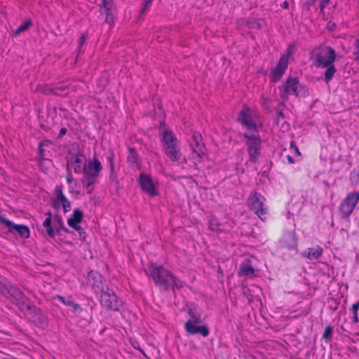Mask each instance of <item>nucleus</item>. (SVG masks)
Listing matches in <instances>:
<instances>
[{
	"mask_svg": "<svg viewBox=\"0 0 359 359\" xmlns=\"http://www.w3.org/2000/svg\"><path fill=\"white\" fill-rule=\"evenodd\" d=\"M313 65L317 68H326L324 73V81L327 83L333 78L337 72L334 62L336 60V53L330 46H324L316 48L311 57Z\"/></svg>",
	"mask_w": 359,
	"mask_h": 359,
	"instance_id": "f257e3e1",
	"label": "nucleus"
},
{
	"mask_svg": "<svg viewBox=\"0 0 359 359\" xmlns=\"http://www.w3.org/2000/svg\"><path fill=\"white\" fill-rule=\"evenodd\" d=\"M146 273L152 278L156 286L165 290L174 288L180 289L183 287V283L162 266L151 263L148 265Z\"/></svg>",
	"mask_w": 359,
	"mask_h": 359,
	"instance_id": "f03ea898",
	"label": "nucleus"
},
{
	"mask_svg": "<svg viewBox=\"0 0 359 359\" xmlns=\"http://www.w3.org/2000/svg\"><path fill=\"white\" fill-rule=\"evenodd\" d=\"M102 170V165L96 158L88 160L87 163L85 162L81 183L83 187L88 189L87 193L88 194H92L93 185L95 183Z\"/></svg>",
	"mask_w": 359,
	"mask_h": 359,
	"instance_id": "7ed1b4c3",
	"label": "nucleus"
},
{
	"mask_svg": "<svg viewBox=\"0 0 359 359\" xmlns=\"http://www.w3.org/2000/svg\"><path fill=\"white\" fill-rule=\"evenodd\" d=\"M161 142L165 155L168 158L176 162L181 158L180 141L171 130H165L161 133Z\"/></svg>",
	"mask_w": 359,
	"mask_h": 359,
	"instance_id": "20e7f679",
	"label": "nucleus"
},
{
	"mask_svg": "<svg viewBox=\"0 0 359 359\" xmlns=\"http://www.w3.org/2000/svg\"><path fill=\"white\" fill-rule=\"evenodd\" d=\"M266 198L260 193L251 194L248 198V205L250 210L262 220L266 219L268 207L264 204Z\"/></svg>",
	"mask_w": 359,
	"mask_h": 359,
	"instance_id": "39448f33",
	"label": "nucleus"
},
{
	"mask_svg": "<svg viewBox=\"0 0 359 359\" xmlns=\"http://www.w3.org/2000/svg\"><path fill=\"white\" fill-rule=\"evenodd\" d=\"M100 304L108 311H118L122 306L120 299L113 290L108 287H102L100 294Z\"/></svg>",
	"mask_w": 359,
	"mask_h": 359,
	"instance_id": "423d86ee",
	"label": "nucleus"
},
{
	"mask_svg": "<svg viewBox=\"0 0 359 359\" xmlns=\"http://www.w3.org/2000/svg\"><path fill=\"white\" fill-rule=\"evenodd\" d=\"M359 202V191L348 192L339 206V212L341 218L351 216Z\"/></svg>",
	"mask_w": 359,
	"mask_h": 359,
	"instance_id": "0eeeda50",
	"label": "nucleus"
},
{
	"mask_svg": "<svg viewBox=\"0 0 359 359\" xmlns=\"http://www.w3.org/2000/svg\"><path fill=\"white\" fill-rule=\"evenodd\" d=\"M255 132H246L243 134V137L247 139L245 144L248 147V152L249 159L253 163H256L260 155L261 151V139Z\"/></svg>",
	"mask_w": 359,
	"mask_h": 359,
	"instance_id": "6e6552de",
	"label": "nucleus"
},
{
	"mask_svg": "<svg viewBox=\"0 0 359 359\" xmlns=\"http://www.w3.org/2000/svg\"><path fill=\"white\" fill-rule=\"evenodd\" d=\"M6 298L16 304L20 310L29 308L30 299L25 295L18 287L12 283Z\"/></svg>",
	"mask_w": 359,
	"mask_h": 359,
	"instance_id": "1a4fd4ad",
	"label": "nucleus"
},
{
	"mask_svg": "<svg viewBox=\"0 0 359 359\" xmlns=\"http://www.w3.org/2000/svg\"><path fill=\"white\" fill-rule=\"evenodd\" d=\"M190 146L193 152V158L195 159L196 158L197 161L200 162L205 152V144L200 133L196 131L193 133Z\"/></svg>",
	"mask_w": 359,
	"mask_h": 359,
	"instance_id": "9d476101",
	"label": "nucleus"
},
{
	"mask_svg": "<svg viewBox=\"0 0 359 359\" xmlns=\"http://www.w3.org/2000/svg\"><path fill=\"white\" fill-rule=\"evenodd\" d=\"M300 86L299 79L297 77H289L281 86L279 87L280 91L283 93L280 97L283 100H287L289 95H299L298 88Z\"/></svg>",
	"mask_w": 359,
	"mask_h": 359,
	"instance_id": "9b49d317",
	"label": "nucleus"
},
{
	"mask_svg": "<svg viewBox=\"0 0 359 359\" xmlns=\"http://www.w3.org/2000/svg\"><path fill=\"white\" fill-rule=\"evenodd\" d=\"M238 121L246 128L247 132H257V126L251 117V110L247 106H243L238 114Z\"/></svg>",
	"mask_w": 359,
	"mask_h": 359,
	"instance_id": "f8f14e48",
	"label": "nucleus"
},
{
	"mask_svg": "<svg viewBox=\"0 0 359 359\" xmlns=\"http://www.w3.org/2000/svg\"><path fill=\"white\" fill-rule=\"evenodd\" d=\"M0 221L6 225L10 233L13 234L18 233L23 238H27L29 237V229L27 226L24 224H15L5 217H0Z\"/></svg>",
	"mask_w": 359,
	"mask_h": 359,
	"instance_id": "ddd939ff",
	"label": "nucleus"
},
{
	"mask_svg": "<svg viewBox=\"0 0 359 359\" xmlns=\"http://www.w3.org/2000/svg\"><path fill=\"white\" fill-rule=\"evenodd\" d=\"M138 183L142 190L151 197L158 195L151 176L146 173H141L138 177Z\"/></svg>",
	"mask_w": 359,
	"mask_h": 359,
	"instance_id": "4468645a",
	"label": "nucleus"
},
{
	"mask_svg": "<svg viewBox=\"0 0 359 359\" xmlns=\"http://www.w3.org/2000/svg\"><path fill=\"white\" fill-rule=\"evenodd\" d=\"M116 6L113 0H102L100 4L101 14H105V22L111 24L114 22V13L116 11Z\"/></svg>",
	"mask_w": 359,
	"mask_h": 359,
	"instance_id": "2eb2a0df",
	"label": "nucleus"
},
{
	"mask_svg": "<svg viewBox=\"0 0 359 359\" xmlns=\"http://www.w3.org/2000/svg\"><path fill=\"white\" fill-rule=\"evenodd\" d=\"M198 322V318L196 320H188L184 324L186 332L189 334H200L201 336L206 337L209 335V329L206 325H197L196 323Z\"/></svg>",
	"mask_w": 359,
	"mask_h": 359,
	"instance_id": "dca6fc26",
	"label": "nucleus"
},
{
	"mask_svg": "<svg viewBox=\"0 0 359 359\" xmlns=\"http://www.w3.org/2000/svg\"><path fill=\"white\" fill-rule=\"evenodd\" d=\"M288 65L287 56H282L276 66L271 70V80L272 82H277L283 75Z\"/></svg>",
	"mask_w": 359,
	"mask_h": 359,
	"instance_id": "f3484780",
	"label": "nucleus"
},
{
	"mask_svg": "<svg viewBox=\"0 0 359 359\" xmlns=\"http://www.w3.org/2000/svg\"><path fill=\"white\" fill-rule=\"evenodd\" d=\"M29 309H25V310L22 311L25 312L34 323L41 325L45 324L46 318L41 313V309L32 305L31 300L29 301Z\"/></svg>",
	"mask_w": 359,
	"mask_h": 359,
	"instance_id": "a211bd4d",
	"label": "nucleus"
},
{
	"mask_svg": "<svg viewBox=\"0 0 359 359\" xmlns=\"http://www.w3.org/2000/svg\"><path fill=\"white\" fill-rule=\"evenodd\" d=\"M85 156L83 154H75L70 158V163L73 166L74 171L75 173H81L84 170L83 160H85Z\"/></svg>",
	"mask_w": 359,
	"mask_h": 359,
	"instance_id": "6ab92c4d",
	"label": "nucleus"
},
{
	"mask_svg": "<svg viewBox=\"0 0 359 359\" xmlns=\"http://www.w3.org/2000/svg\"><path fill=\"white\" fill-rule=\"evenodd\" d=\"M55 299L59 300L63 304L70 306L72 309V312L76 316L80 315L83 311L81 306L79 304H76L71 297H65L60 295H57Z\"/></svg>",
	"mask_w": 359,
	"mask_h": 359,
	"instance_id": "aec40b11",
	"label": "nucleus"
},
{
	"mask_svg": "<svg viewBox=\"0 0 359 359\" xmlns=\"http://www.w3.org/2000/svg\"><path fill=\"white\" fill-rule=\"evenodd\" d=\"M255 269H253L250 261L247 259L246 261L241 263L238 271L240 276H249L253 275Z\"/></svg>",
	"mask_w": 359,
	"mask_h": 359,
	"instance_id": "412c9836",
	"label": "nucleus"
},
{
	"mask_svg": "<svg viewBox=\"0 0 359 359\" xmlns=\"http://www.w3.org/2000/svg\"><path fill=\"white\" fill-rule=\"evenodd\" d=\"M284 245L289 250L294 249L297 245V241L293 232H288L283 237Z\"/></svg>",
	"mask_w": 359,
	"mask_h": 359,
	"instance_id": "4be33fe9",
	"label": "nucleus"
},
{
	"mask_svg": "<svg viewBox=\"0 0 359 359\" xmlns=\"http://www.w3.org/2000/svg\"><path fill=\"white\" fill-rule=\"evenodd\" d=\"M323 248L320 246L315 248H309L304 252V256L309 259H317L321 257L323 254Z\"/></svg>",
	"mask_w": 359,
	"mask_h": 359,
	"instance_id": "5701e85b",
	"label": "nucleus"
},
{
	"mask_svg": "<svg viewBox=\"0 0 359 359\" xmlns=\"http://www.w3.org/2000/svg\"><path fill=\"white\" fill-rule=\"evenodd\" d=\"M83 217V212L79 209H74L72 217L68 219L67 224L69 226H74V225L79 224Z\"/></svg>",
	"mask_w": 359,
	"mask_h": 359,
	"instance_id": "b1692460",
	"label": "nucleus"
},
{
	"mask_svg": "<svg viewBox=\"0 0 359 359\" xmlns=\"http://www.w3.org/2000/svg\"><path fill=\"white\" fill-rule=\"evenodd\" d=\"M58 199L62 200L61 204L65 213L69 212L71 208V204L69 200L62 193L61 187H57Z\"/></svg>",
	"mask_w": 359,
	"mask_h": 359,
	"instance_id": "393cba45",
	"label": "nucleus"
},
{
	"mask_svg": "<svg viewBox=\"0 0 359 359\" xmlns=\"http://www.w3.org/2000/svg\"><path fill=\"white\" fill-rule=\"evenodd\" d=\"M53 219L55 222V228L57 232L59 233L61 231H63L66 233L69 232V230L64 226L62 219L60 215H55Z\"/></svg>",
	"mask_w": 359,
	"mask_h": 359,
	"instance_id": "a878e982",
	"label": "nucleus"
},
{
	"mask_svg": "<svg viewBox=\"0 0 359 359\" xmlns=\"http://www.w3.org/2000/svg\"><path fill=\"white\" fill-rule=\"evenodd\" d=\"M114 154L113 152H111L109 155L107 156V161L109 163V169H110V178L115 181L117 184L118 181L116 180V176L114 173Z\"/></svg>",
	"mask_w": 359,
	"mask_h": 359,
	"instance_id": "bb28decb",
	"label": "nucleus"
},
{
	"mask_svg": "<svg viewBox=\"0 0 359 359\" xmlns=\"http://www.w3.org/2000/svg\"><path fill=\"white\" fill-rule=\"evenodd\" d=\"M129 154L127 157V161L130 164H137L140 161V157L136 150L134 148L130 147L128 149Z\"/></svg>",
	"mask_w": 359,
	"mask_h": 359,
	"instance_id": "cd10ccee",
	"label": "nucleus"
},
{
	"mask_svg": "<svg viewBox=\"0 0 359 359\" xmlns=\"http://www.w3.org/2000/svg\"><path fill=\"white\" fill-rule=\"evenodd\" d=\"M43 226L46 229V231L47 235L50 238H54L55 237V231L53 230V228L51 225V218L47 217L43 222Z\"/></svg>",
	"mask_w": 359,
	"mask_h": 359,
	"instance_id": "c85d7f7f",
	"label": "nucleus"
},
{
	"mask_svg": "<svg viewBox=\"0 0 359 359\" xmlns=\"http://www.w3.org/2000/svg\"><path fill=\"white\" fill-rule=\"evenodd\" d=\"M11 285V283L6 278L0 280V294L6 297Z\"/></svg>",
	"mask_w": 359,
	"mask_h": 359,
	"instance_id": "c756f323",
	"label": "nucleus"
},
{
	"mask_svg": "<svg viewBox=\"0 0 359 359\" xmlns=\"http://www.w3.org/2000/svg\"><path fill=\"white\" fill-rule=\"evenodd\" d=\"M88 278L90 282H91V279L93 280V282L92 283V285L94 287H99V283L101 282L102 278L101 276L99 273L94 271H90L88 273Z\"/></svg>",
	"mask_w": 359,
	"mask_h": 359,
	"instance_id": "7c9ffc66",
	"label": "nucleus"
},
{
	"mask_svg": "<svg viewBox=\"0 0 359 359\" xmlns=\"http://www.w3.org/2000/svg\"><path fill=\"white\" fill-rule=\"evenodd\" d=\"M32 25V20H29L25 22L22 25H21L18 29H16L14 32V35L18 36L20 33L27 31Z\"/></svg>",
	"mask_w": 359,
	"mask_h": 359,
	"instance_id": "2f4dec72",
	"label": "nucleus"
},
{
	"mask_svg": "<svg viewBox=\"0 0 359 359\" xmlns=\"http://www.w3.org/2000/svg\"><path fill=\"white\" fill-rule=\"evenodd\" d=\"M209 224L210 229L212 231H218L221 230V224L219 223V221L216 217H211L209 220Z\"/></svg>",
	"mask_w": 359,
	"mask_h": 359,
	"instance_id": "473e14b6",
	"label": "nucleus"
},
{
	"mask_svg": "<svg viewBox=\"0 0 359 359\" xmlns=\"http://www.w3.org/2000/svg\"><path fill=\"white\" fill-rule=\"evenodd\" d=\"M359 309V300L353 304L351 308V311L353 313V322L354 323H358V311Z\"/></svg>",
	"mask_w": 359,
	"mask_h": 359,
	"instance_id": "72a5a7b5",
	"label": "nucleus"
},
{
	"mask_svg": "<svg viewBox=\"0 0 359 359\" xmlns=\"http://www.w3.org/2000/svg\"><path fill=\"white\" fill-rule=\"evenodd\" d=\"M332 333L333 327L331 325L326 326L324 330V333L323 334V339L326 341L330 340Z\"/></svg>",
	"mask_w": 359,
	"mask_h": 359,
	"instance_id": "f704fd0d",
	"label": "nucleus"
},
{
	"mask_svg": "<svg viewBox=\"0 0 359 359\" xmlns=\"http://www.w3.org/2000/svg\"><path fill=\"white\" fill-rule=\"evenodd\" d=\"M55 194L56 197L53 199L52 203V207L55 210H59L62 206L61 202L62 200L58 199V192H57V187H56L55 189Z\"/></svg>",
	"mask_w": 359,
	"mask_h": 359,
	"instance_id": "c9c22d12",
	"label": "nucleus"
},
{
	"mask_svg": "<svg viewBox=\"0 0 359 359\" xmlns=\"http://www.w3.org/2000/svg\"><path fill=\"white\" fill-rule=\"evenodd\" d=\"M71 227L73 228L74 230H76L79 233L81 239L85 240V238L86 237V233L84 231V229L79 224H76V225H74V226H71Z\"/></svg>",
	"mask_w": 359,
	"mask_h": 359,
	"instance_id": "e433bc0d",
	"label": "nucleus"
},
{
	"mask_svg": "<svg viewBox=\"0 0 359 359\" xmlns=\"http://www.w3.org/2000/svg\"><path fill=\"white\" fill-rule=\"evenodd\" d=\"M49 142L48 141H46V142H40L39 144V148H38V150H39V156L41 157V158H43V155H44V150L42 148V147L43 145H47V144Z\"/></svg>",
	"mask_w": 359,
	"mask_h": 359,
	"instance_id": "4c0bfd02",
	"label": "nucleus"
},
{
	"mask_svg": "<svg viewBox=\"0 0 359 359\" xmlns=\"http://www.w3.org/2000/svg\"><path fill=\"white\" fill-rule=\"evenodd\" d=\"M87 36L86 34H83L79 40V51L80 52L81 50L82 46L86 43Z\"/></svg>",
	"mask_w": 359,
	"mask_h": 359,
	"instance_id": "58836bf2",
	"label": "nucleus"
},
{
	"mask_svg": "<svg viewBox=\"0 0 359 359\" xmlns=\"http://www.w3.org/2000/svg\"><path fill=\"white\" fill-rule=\"evenodd\" d=\"M151 1H152V0H147V1L145 2V4H144V5L143 8H142V10H141V15L144 14V13L147 11V10H148V8H149V6H150V4H151Z\"/></svg>",
	"mask_w": 359,
	"mask_h": 359,
	"instance_id": "ea45409f",
	"label": "nucleus"
},
{
	"mask_svg": "<svg viewBox=\"0 0 359 359\" xmlns=\"http://www.w3.org/2000/svg\"><path fill=\"white\" fill-rule=\"evenodd\" d=\"M330 0H320V10L323 11L329 4Z\"/></svg>",
	"mask_w": 359,
	"mask_h": 359,
	"instance_id": "a19ab883",
	"label": "nucleus"
},
{
	"mask_svg": "<svg viewBox=\"0 0 359 359\" xmlns=\"http://www.w3.org/2000/svg\"><path fill=\"white\" fill-rule=\"evenodd\" d=\"M290 147L291 148H293L295 153L298 155V156H300L301 155V153L299 152L297 147L294 144V142H291V144H290Z\"/></svg>",
	"mask_w": 359,
	"mask_h": 359,
	"instance_id": "79ce46f5",
	"label": "nucleus"
},
{
	"mask_svg": "<svg viewBox=\"0 0 359 359\" xmlns=\"http://www.w3.org/2000/svg\"><path fill=\"white\" fill-rule=\"evenodd\" d=\"M67 133V129L65 128H61L59 132V136L62 137Z\"/></svg>",
	"mask_w": 359,
	"mask_h": 359,
	"instance_id": "37998d69",
	"label": "nucleus"
},
{
	"mask_svg": "<svg viewBox=\"0 0 359 359\" xmlns=\"http://www.w3.org/2000/svg\"><path fill=\"white\" fill-rule=\"evenodd\" d=\"M276 114H277L278 118H284V114H283V112L282 110L277 109Z\"/></svg>",
	"mask_w": 359,
	"mask_h": 359,
	"instance_id": "c03bdc74",
	"label": "nucleus"
},
{
	"mask_svg": "<svg viewBox=\"0 0 359 359\" xmlns=\"http://www.w3.org/2000/svg\"><path fill=\"white\" fill-rule=\"evenodd\" d=\"M66 180H67V182L68 184H71L73 180L71 175H69L68 176H67Z\"/></svg>",
	"mask_w": 359,
	"mask_h": 359,
	"instance_id": "a18cd8bd",
	"label": "nucleus"
},
{
	"mask_svg": "<svg viewBox=\"0 0 359 359\" xmlns=\"http://www.w3.org/2000/svg\"><path fill=\"white\" fill-rule=\"evenodd\" d=\"M287 161H288V162H289L290 163H292H292H294V161L293 158H292L291 156H290V155H287Z\"/></svg>",
	"mask_w": 359,
	"mask_h": 359,
	"instance_id": "49530a36",
	"label": "nucleus"
},
{
	"mask_svg": "<svg viewBox=\"0 0 359 359\" xmlns=\"http://www.w3.org/2000/svg\"><path fill=\"white\" fill-rule=\"evenodd\" d=\"M281 7H282V8H286V9H287V8H288V7H289V3H288L287 1H284V2L283 3V4L281 5Z\"/></svg>",
	"mask_w": 359,
	"mask_h": 359,
	"instance_id": "de8ad7c7",
	"label": "nucleus"
},
{
	"mask_svg": "<svg viewBox=\"0 0 359 359\" xmlns=\"http://www.w3.org/2000/svg\"><path fill=\"white\" fill-rule=\"evenodd\" d=\"M46 215H48V217H50V218H51V217H52V213H51L50 212H46Z\"/></svg>",
	"mask_w": 359,
	"mask_h": 359,
	"instance_id": "09e8293b",
	"label": "nucleus"
},
{
	"mask_svg": "<svg viewBox=\"0 0 359 359\" xmlns=\"http://www.w3.org/2000/svg\"><path fill=\"white\" fill-rule=\"evenodd\" d=\"M192 318H193L192 320H195L196 321L197 318H198V321L200 320V318L199 317L193 316Z\"/></svg>",
	"mask_w": 359,
	"mask_h": 359,
	"instance_id": "8fccbe9b",
	"label": "nucleus"
},
{
	"mask_svg": "<svg viewBox=\"0 0 359 359\" xmlns=\"http://www.w3.org/2000/svg\"><path fill=\"white\" fill-rule=\"evenodd\" d=\"M248 291H249V290H248V289H244V292H244V294H245V295H247V292H248Z\"/></svg>",
	"mask_w": 359,
	"mask_h": 359,
	"instance_id": "3c124183",
	"label": "nucleus"
}]
</instances>
